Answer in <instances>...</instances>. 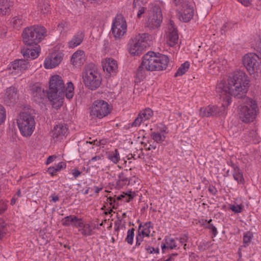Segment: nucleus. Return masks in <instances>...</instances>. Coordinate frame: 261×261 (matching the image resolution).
<instances>
[{"label": "nucleus", "instance_id": "18", "mask_svg": "<svg viewBox=\"0 0 261 261\" xmlns=\"http://www.w3.org/2000/svg\"><path fill=\"white\" fill-rule=\"evenodd\" d=\"M102 65L103 70L110 74L115 73L118 68L116 61L111 58L106 59L102 61Z\"/></svg>", "mask_w": 261, "mask_h": 261}, {"label": "nucleus", "instance_id": "41", "mask_svg": "<svg viewBox=\"0 0 261 261\" xmlns=\"http://www.w3.org/2000/svg\"><path fill=\"white\" fill-rule=\"evenodd\" d=\"M144 121L141 116L138 115V117L135 119L131 126L132 127H137L140 125L141 123Z\"/></svg>", "mask_w": 261, "mask_h": 261}, {"label": "nucleus", "instance_id": "16", "mask_svg": "<svg viewBox=\"0 0 261 261\" xmlns=\"http://www.w3.org/2000/svg\"><path fill=\"white\" fill-rule=\"evenodd\" d=\"M17 99V89L13 87L8 88L6 91L4 99V102L6 105L8 106H13L16 103Z\"/></svg>", "mask_w": 261, "mask_h": 261}, {"label": "nucleus", "instance_id": "58", "mask_svg": "<svg viewBox=\"0 0 261 261\" xmlns=\"http://www.w3.org/2000/svg\"><path fill=\"white\" fill-rule=\"evenodd\" d=\"M140 7V9L139 10L137 13V16L139 18H140L141 17L142 14H143L145 11L144 7L141 6Z\"/></svg>", "mask_w": 261, "mask_h": 261}, {"label": "nucleus", "instance_id": "64", "mask_svg": "<svg viewBox=\"0 0 261 261\" xmlns=\"http://www.w3.org/2000/svg\"><path fill=\"white\" fill-rule=\"evenodd\" d=\"M209 190L213 194H215L216 192H217V190L216 189H215L214 188H209Z\"/></svg>", "mask_w": 261, "mask_h": 261}, {"label": "nucleus", "instance_id": "11", "mask_svg": "<svg viewBox=\"0 0 261 261\" xmlns=\"http://www.w3.org/2000/svg\"><path fill=\"white\" fill-rule=\"evenodd\" d=\"M108 103L103 100L94 101L91 109V115L102 118L110 113Z\"/></svg>", "mask_w": 261, "mask_h": 261}, {"label": "nucleus", "instance_id": "60", "mask_svg": "<svg viewBox=\"0 0 261 261\" xmlns=\"http://www.w3.org/2000/svg\"><path fill=\"white\" fill-rule=\"evenodd\" d=\"M101 159V157L99 155H97L93 157L89 161V162H91L92 161H96L97 160H100Z\"/></svg>", "mask_w": 261, "mask_h": 261}, {"label": "nucleus", "instance_id": "49", "mask_svg": "<svg viewBox=\"0 0 261 261\" xmlns=\"http://www.w3.org/2000/svg\"><path fill=\"white\" fill-rule=\"evenodd\" d=\"M7 209V204L5 202L1 200L0 201V214L4 213Z\"/></svg>", "mask_w": 261, "mask_h": 261}, {"label": "nucleus", "instance_id": "7", "mask_svg": "<svg viewBox=\"0 0 261 261\" xmlns=\"http://www.w3.org/2000/svg\"><path fill=\"white\" fill-rule=\"evenodd\" d=\"M82 77L85 86L91 90L97 89L101 83V78L99 74L88 67L83 71Z\"/></svg>", "mask_w": 261, "mask_h": 261}, {"label": "nucleus", "instance_id": "55", "mask_svg": "<svg viewBox=\"0 0 261 261\" xmlns=\"http://www.w3.org/2000/svg\"><path fill=\"white\" fill-rule=\"evenodd\" d=\"M245 6H248L251 4V0H237Z\"/></svg>", "mask_w": 261, "mask_h": 261}, {"label": "nucleus", "instance_id": "8", "mask_svg": "<svg viewBox=\"0 0 261 261\" xmlns=\"http://www.w3.org/2000/svg\"><path fill=\"white\" fill-rule=\"evenodd\" d=\"M260 57L257 53H249L243 58V64L250 74L258 72L260 65Z\"/></svg>", "mask_w": 261, "mask_h": 261}, {"label": "nucleus", "instance_id": "48", "mask_svg": "<svg viewBox=\"0 0 261 261\" xmlns=\"http://www.w3.org/2000/svg\"><path fill=\"white\" fill-rule=\"evenodd\" d=\"M230 209L235 213H240L242 211V207L240 205L236 206L232 205L230 206Z\"/></svg>", "mask_w": 261, "mask_h": 261}, {"label": "nucleus", "instance_id": "10", "mask_svg": "<svg viewBox=\"0 0 261 261\" xmlns=\"http://www.w3.org/2000/svg\"><path fill=\"white\" fill-rule=\"evenodd\" d=\"M127 24L124 17L121 14H117L113 20L112 32L116 39H120L126 33Z\"/></svg>", "mask_w": 261, "mask_h": 261}, {"label": "nucleus", "instance_id": "3", "mask_svg": "<svg viewBox=\"0 0 261 261\" xmlns=\"http://www.w3.org/2000/svg\"><path fill=\"white\" fill-rule=\"evenodd\" d=\"M49 88L47 95L50 101L61 99L65 92L66 97L68 99L72 98L73 96V84L71 82L68 83L67 87L65 88L62 77L58 75L51 76L49 81Z\"/></svg>", "mask_w": 261, "mask_h": 261}, {"label": "nucleus", "instance_id": "50", "mask_svg": "<svg viewBox=\"0 0 261 261\" xmlns=\"http://www.w3.org/2000/svg\"><path fill=\"white\" fill-rule=\"evenodd\" d=\"M255 49L261 59V40L257 42L256 44Z\"/></svg>", "mask_w": 261, "mask_h": 261}, {"label": "nucleus", "instance_id": "23", "mask_svg": "<svg viewBox=\"0 0 261 261\" xmlns=\"http://www.w3.org/2000/svg\"><path fill=\"white\" fill-rule=\"evenodd\" d=\"M85 54L84 51L78 50L72 56L71 62L74 66H80L85 62Z\"/></svg>", "mask_w": 261, "mask_h": 261}, {"label": "nucleus", "instance_id": "37", "mask_svg": "<svg viewBox=\"0 0 261 261\" xmlns=\"http://www.w3.org/2000/svg\"><path fill=\"white\" fill-rule=\"evenodd\" d=\"M152 138L158 143H161L163 142L165 137L163 135H161L159 133H153L151 135Z\"/></svg>", "mask_w": 261, "mask_h": 261}, {"label": "nucleus", "instance_id": "17", "mask_svg": "<svg viewBox=\"0 0 261 261\" xmlns=\"http://www.w3.org/2000/svg\"><path fill=\"white\" fill-rule=\"evenodd\" d=\"M61 56L56 53L52 54L44 61V67L47 69H51L58 66L62 61Z\"/></svg>", "mask_w": 261, "mask_h": 261}, {"label": "nucleus", "instance_id": "21", "mask_svg": "<svg viewBox=\"0 0 261 261\" xmlns=\"http://www.w3.org/2000/svg\"><path fill=\"white\" fill-rule=\"evenodd\" d=\"M40 51V46H36L35 47V48H23L21 50V53L24 58H31V59H34L39 56Z\"/></svg>", "mask_w": 261, "mask_h": 261}, {"label": "nucleus", "instance_id": "39", "mask_svg": "<svg viewBox=\"0 0 261 261\" xmlns=\"http://www.w3.org/2000/svg\"><path fill=\"white\" fill-rule=\"evenodd\" d=\"M176 6H180L184 8V6L190 4V0H173Z\"/></svg>", "mask_w": 261, "mask_h": 261}, {"label": "nucleus", "instance_id": "59", "mask_svg": "<svg viewBox=\"0 0 261 261\" xmlns=\"http://www.w3.org/2000/svg\"><path fill=\"white\" fill-rule=\"evenodd\" d=\"M210 233L212 238L215 237L217 234V229H211Z\"/></svg>", "mask_w": 261, "mask_h": 261}, {"label": "nucleus", "instance_id": "29", "mask_svg": "<svg viewBox=\"0 0 261 261\" xmlns=\"http://www.w3.org/2000/svg\"><path fill=\"white\" fill-rule=\"evenodd\" d=\"M189 66L190 63L187 61L182 64L177 70L176 72L175 73L174 76L177 77L185 74L186 72L188 71Z\"/></svg>", "mask_w": 261, "mask_h": 261}, {"label": "nucleus", "instance_id": "15", "mask_svg": "<svg viewBox=\"0 0 261 261\" xmlns=\"http://www.w3.org/2000/svg\"><path fill=\"white\" fill-rule=\"evenodd\" d=\"M194 9L190 4L182 7L178 12V17L180 20L187 22L189 21L193 17Z\"/></svg>", "mask_w": 261, "mask_h": 261}, {"label": "nucleus", "instance_id": "27", "mask_svg": "<svg viewBox=\"0 0 261 261\" xmlns=\"http://www.w3.org/2000/svg\"><path fill=\"white\" fill-rule=\"evenodd\" d=\"M233 176L234 179L237 181L238 183L243 184L244 182V179L243 174L239 168L237 167L234 168Z\"/></svg>", "mask_w": 261, "mask_h": 261}, {"label": "nucleus", "instance_id": "63", "mask_svg": "<svg viewBox=\"0 0 261 261\" xmlns=\"http://www.w3.org/2000/svg\"><path fill=\"white\" fill-rule=\"evenodd\" d=\"M5 233L6 232L4 231V229H0V239L4 236Z\"/></svg>", "mask_w": 261, "mask_h": 261}, {"label": "nucleus", "instance_id": "6", "mask_svg": "<svg viewBox=\"0 0 261 261\" xmlns=\"http://www.w3.org/2000/svg\"><path fill=\"white\" fill-rule=\"evenodd\" d=\"M148 34H142L136 36L130 40L129 43V52L134 56H139L142 53L144 49L148 45Z\"/></svg>", "mask_w": 261, "mask_h": 261}, {"label": "nucleus", "instance_id": "22", "mask_svg": "<svg viewBox=\"0 0 261 261\" xmlns=\"http://www.w3.org/2000/svg\"><path fill=\"white\" fill-rule=\"evenodd\" d=\"M29 62L25 60L18 59L12 63L10 68L22 72L28 69Z\"/></svg>", "mask_w": 261, "mask_h": 261}, {"label": "nucleus", "instance_id": "24", "mask_svg": "<svg viewBox=\"0 0 261 261\" xmlns=\"http://www.w3.org/2000/svg\"><path fill=\"white\" fill-rule=\"evenodd\" d=\"M12 6L13 2L10 0H0V15L9 14Z\"/></svg>", "mask_w": 261, "mask_h": 261}, {"label": "nucleus", "instance_id": "46", "mask_svg": "<svg viewBox=\"0 0 261 261\" xmlns=\"http://www.w3.org/2000/svg\"><path fill=\"white\" fill-rule=\"evenodd\" d=\"M138 223H139L138 228H141L142 227H145V228H151L153 227L152 223L150 221L146 222L144 225L139 223V220L138 221Z\"/></svg>", "mask_w": 261, "mask_h": 261}, {"label": "nucleus", "instance_id": "52", "mask_svg": "<svg viewBox=\"0 0 261 261\" xmlns=\"http://www.w3.org/2000/svg\"><path fill=\"white\" fill-rule=\"evenodd\" d=\"M47 171L48 173L51 175L54 176L55 174L58 172L57 170L55 168L54 166L53 167H50L48 168Z\"/></svg>", "mask_w": 261, "mask_h": 261}, {"label": "nucleus", "instance_id": "20", "mask_svg": "<svg viewBox=\"0 0 261 261\" xmlns=\"http://www.w3.org/2000/svg\"><path fill=\"white\" fill-rule=\"evenodd\" d=\"M31 90L34 100L39 103L42 102L45 94L41 87L38 85H34Z\"/></svg>", "mask_w": 261, "mask_h": 261}, {"label": "nucleus", "instance_id": "35", "mask_svg": "<svg viewBox=\"0 0 261 261\" xmlns=\"http://www.w3.org/2000/svg\"><path fill=\"white\" fill-rule=\"evenodd\" d=\"M148 230L149 229H142L141 232L138 231V234L136 236V246H139L141 242L143 241V237L144 236H149L148 233H147L145 230ZM140 230V229H139Z\"/></svg>", "mask_w": 261, "mask_h": 261}, {"label": "nucleus", "instance_id": "30", "mask_svg": "<svg viewBox=\"0 0 261 261\" xmlns=\"http://www.w3.org/2000/svg\"><path fill=\"white\" fill-rule=\"evenodd\" d=\"M50 9L48 4L46 2H41L38 6V11L42 14H47Z\"/></svg>", "mask_w": 261, "mask_h": 261}, {"label": "nucleus", "instance_id": "2", "mask_svg": "<svg viewBox=\"0 0 261 261\" xmlns=\"http://www.w3.org/2000/svg\"><path fill=\"white\" fill-rule=\"evenodd\" d=\"M169 62L167 56L162 54L158 56L153 51H149L143 57L142 63L137 71L136 77L141 81L145 77L146 71L165 70Z\"/></svg>", "mask_w": 261, "mask_h": 261}, {"label": "nucleus", "instance_id": "19", "mask_svg": "<svg viewBox=\"0 0 261 261\" xmlns=\"http://www.w3.org/2000/svg\"><path fill=\"white\" fill-rule=\"evenodd\" d=\"M68 134V128L64 124L60 123L55 125L52 130V137L54 138H62Z\"/></svg>", "mask_w": 261, "mask_h": 261}, {"label": "nucleus", "instance_id": "9", "mask_svg": "<svg viewBox=\"0 0 261 261\" xmlns=\"http://www.w3.org/2000/svg\"><path fill=\"white\" fill-rule=\"evenodd\" d=\"M162 19V13L160 8L157 5H151L148 21L145 24L146 27L150 29L157 28L160 26Z\"/></svg>", "mask_w": 261, "mask_h": 261}, {"label": "nucleus", "instance_id": "40", "mask_svg": "<svg viewBox=\"0 0 261 261\" xmlns=\"http://www.w3.org/2000/svg\"><path fill=\"white\" fill-rule=\"evenodd\" d=\"M117 198H115L114 197H112L111 196L107 198V201L110 203V204L112 206L113 208H116V206L118 205V203L117 202Z\"/></svg>", "mask_w": 261, "mask_h": 261}, {"label": "nucleus", "instance_id": "44", "mask_svg": "<svg viewBox=\"0 0 261 261\" xmlns=\"http://www.w3.org/2000/svg\"><path fill=\"white\" fill-rule=\"evenodd\" d=\"M147 2V0H134L133 5L134 8L137 6L141 7L142 5H144Z\"/></svg>", "mask_w": 261, "mask_h": 261}, {"label": "nucleus", "instance_id": "53", "mask_svg": "<svg viewBox=\"0 0 261 261\" xmlns=\"http://www.w3.org/2000/svg\"><path fill=\"white\" fill-rule=\"evenodd\" d=\"M46 230V229H40L39 234L40 236H41L43 239H48L47 235L46 234V232L45 231Z\"/></svg>", "mask_w": 261, "mask_h": 261}, {"label": "nucleus", "instance_id": "51", "mask_svg": "<svg viewBox=\"0 0 261 261\" xmlns=\"http://www.w3.org/2000/svg\"><path fill=\"white\" fill-rule=\"evenodd\" d=\"M12 227L9 223H6L3 219H0V228Z\"/></svg>", "mask_w": 261, "mask_h": 261}, {"label": "nucleus", "instance_id": "56", "mask_svg": "<svg viewBox=\"0 0 261 261\" xmlns=\"http://www.w3.org/2000/svg\"><path fill=\"white\" fill-rule=\"evenodd\" d=\"M72 175H73V176L75 178H76L79 175H80L81 174V172H80L79 170H78L77 169H76L72 170Z\"/></svg>", "mask_w": 261, "mask_h": 261}, {"label": "nucleus", "instance_id": "1", "mask_svg": "<svg viewBox=\"0 0 261 261\" xmlns=\"http://www.w3.org/2000/svg\"><path fill=\"white\" fill-rule=\"evenodd\" d=\"M249 82L248 77L244 72L236 71L229 76L227 83L221 81L216 88V92L226 101L225 105H229L231 103V95L243 99V105L241 106L239 115L240 119L245 123L254 120L257 108L255 101L245 96L249 87Z\"/></svg>", "mask_w": 261, "mask_h": 261}, {"label": "nucleus", "instance_id": "12", "mask_svg": "<svg viewBox=\"0 0 261 261\" xmlns=\"http://www.w3.org/2000/svg\"><path fill=\"white\" fill-rule=\"evenodd\" d=\"M219 94L220 98L222 99L223 103H222V107L219 108L217 106H208L207 107L201 108L200 109L199 115L202 117H211V116H217L222 112V109H224L225 106L223 105L226 103L225 101H224L223 98L221 97L220 94L217 92Z\"/></svg>", "mask_w": 261, "mask_h": 261}, {"label": "nucleus", "instance_id": "43", "mask_svg": "<svg viewBox=\"0 0 261 261\" xmlns=\"http://www.w3.org/2000/svg\"><path fill=\"white\" fill-rule=\"evenodd\" d=\"M67 27V23L66 22L62 21L58 25V30L60 33L62 32L64 30V28Z\"/></svg>", "mask_w": 261, "mask_h": 261}, {"label": "nucleus", "instance_id": "13", "mask_svg": "<svg viewBox=\"0 0 261 261\" xmlns=\"http://www.w3.org/2000/svg\"><path fill=\"white\" fill-rule=\"evenodd\" d=\"M167 42L170 46H174L178 43V35L177 30L174 28L173 21L170 20L168 25V32L167 36Z\"/></svg>", "mask_w": 261, "mask_h": 261}, {"label": "nucleus", "instance_id": "47", "mask_svg": "<svg viewBox=\"0 0 261 261\" xmlns=\"http://www.w3.org/2000/svg\"><path fill=\"white\" fill-rule=\"evenodd\" d=\"M146 250L148 252V253L151 254V253H156L158 254L159 253V248H154L152 247L148 246L146 247Z\"/></svg>", "mask_w": 261, "mask_h": 261}, {"label": "nucleus", "instance_id": "42", "mask_svg": "<svg viewBox=\"0 0 261 261\" xmlns=\"http://www.w3.org/2000/svg\"><path fill=\"white\" fill-rule=\"evenodd\" d=\"M6 119L5 110L4 107L0 105V125L4 122Z\"/></svg>", "mask_w": 261, "mask_h": 261}, {"label": "nucleus", "instance_id": "45", "mask_svg": "<svg viewBox=\"0 0 261 261\" xmlns=\"http://www.w3.org/2000/svg\"><path fill=\"white\" fill-rule=\"evenodd\" d=\"M79 231L84 236H89L93 234L92 229H78Z\"/></svg>", "mask_w": 261, "mask_h": 261}, {"label": "nucleus", "instance_id": "31", "mask_svg": "<svg viewBox=\"0 0 261 261\" xmlns=\"http://www.w3.org/2000/svg\"><path fill=\"white\" fill-rule=\"evenodd\" d=\"M119 179L117 181V186L119 187H122L125 185L129 184V180L126 176V175H125V173L123 172L121 173L119 175Z\"/></svg>", "mask_w": 261, "mask_h": 261}, {"label": "nucleus", "instance_id": "38", "mask_svg": "<svg viewBox=\"0 0 261 261\" xmlns=\"http://www.w3.org/2000/svg\"><path fill=\"white\" fill-rule=\"evenodd\" d=\"M135 229H128L127 235L125 239V241L128 244L132 245L133 243L134 231Z\"/></svg>", "mask_w": 261, "mask_h": 261}, {"label": "nucleus", "instance_id": "32", "mask_svg": "<svg viewBox=\"0 0 261 261\" xmlns=\"http://www.w3.org/2000/svg\"><path fill=\"white\" fill-rule=\"evenodd\" d=\"M166 244H163L162 245V249L163 252H164V250L166 249H173V248H175L176 247V245L175 244V242L174 239H169L168 240H166Z\"/></svg>", "mask_w": 261, "mask_h": 261}, {"label": "nucleus", "instance_id": "33", "mask_svg": "<svg viewBox=\"0 0 261 261\" xmlns=\"http://www.w3.org/2000/svg\"><path fill=\"white\" fill-rule=\"evenodd\" d=\"M152 115L153 111L149 108L146 109L139 113V115L142 117L144 121L150 119Z\"/></svg>", "mask_w": 261, "mask_h": 261}, {"label": "nucleus", "instance_id": "5", "mask_svg": "<svg viewBox=\"0 0 261 261\" xmlns=\"http://www.w3.org/2000/svg\"><path fill=\"white\" fill-rule=\"evenodd\" d=\"M46 31L43 26L33 25L24 29L22 33V41L25 45H36L46 35Z\"/></svg>", "mask_w": 261, "mask_h": 261}, {"label": "nucleus", "instance_id": "61", "mask_svg": "<svg viewBox=\"0 0 261 261\" xmlns=\"http://www.w3.org/2000/svg\"><path fill=\"white\" fill-rule=\"evenodd\" d=\"M51 201L54 202H56L59 200V197L58 196H51Z\"/></svg>", "mask_w": 261, "mask_h": 261}, {"label": "nucleus", "instance_id": "34", "mask_svg": "<svg viewBox=\"0 0 261 261\" xmlns=\"http://www.w3.org/2000/svg\"><path fill=\"white\" fill-rule=\"evenodd\" d=\"M108 158L114 163L116 164L120 160L119 154L117 149L114 152L110 153L108 155Z\"/></svg>", "mask_w": 261, "mask_h": 261}, {"label": "nucleus", "instance_id": "28", "mask_svg": "<svg viewBox=\"0 0 261 261\" xmlns=\"http://www.w3.org/2000/svg\"><path fill=\"white\" fill-rule=\"evenodd\" d=\"M134 196H135V193L129 191V192H128V193H123L122 194L117 197V200H123L124 201V202H128L132 199H133L134 198Z\"/></svg>", "mask_w": 261, "mask_h": 261}, {"label": "nucleus", "instance_id": "36", "mask_svg": "<svg viewBox=\"0 0 261 261\" xmlns=\"http://www.w3.org/2000/svg\"><path fill=\"white\" fill-rule=\"evenodd\" d=\"M253 238V233L251 231H248L244 233L243 236V243L245 244L244 247L247 246L251 242Z\"/></svg>", "mask_w": 261, "mask_h": 261}, {"label": "nucleus", "instance_id": "25", "mask_svg": "<svg viewBox=\"0 0 261 261\" xmlns=\"http://www.w3.org/2000/svg\"><path fill=\"white\" fill-rule=\"evenodd\" d=\"M26 17L22 15H18L12 19L11 23L14 28L18 30L24 23Z\"/></svg>", "mask_w": 261, "mask_h": 261}, {"label": "nucleus", "instance_id": "26", "mask_svg": "<svg viewBox=\"0 0 261 261\" xmlns=\"http://www.w3.org/2000/svg\"><path fill=\"white\" fill-rule=\"evenodd\" d=\"M84 35L82 33L76 34L69 42L68 46L70 48H74L79 45L83 41Z\"/></svg>", "mask_w": 261, "mask_h": 261}, {"label": "nucleus", "instance_id": "57", "mask_svg": "<svg viewBox=\"0 0 261 261\" xmlns=\"http://www.w3.org/2000/svg\"><path fill=\"white\" fill-rule=\"evenodd\" d=\"M56 158L55 155H51L49 156L46 161V164L48 165L51 163L54 160V159Z\"/></svg>", "mask_w": 261, "mask_h": 261}, {"label": "nucleus", "instance_id": "54", "mask_svg": "<svg viewBox=\"0 0 261 261\" xmlns=\"http://www.w3.org/2000/svg\"><path fill=\"white\" fill-rule=\"evenodd\" d=\"M65 166V165L63 162H60L54 167L57 170V171H59L61 169L63 168L64 166Z\"/></svg>", "mask_w": 261, "mask_h": 261}, {"label": "nucleus", "instance_id": "14", "mask_svg": "<svg viewBox=\"0 0 261 261\" xmlns=\"http://www.w3.org/2000/svg\"><path fill=\"white\" fill-rule=\"evenodd\" d=\"M62 222L63 225L66 226L80 228L86 227L84 221L75 216H67L62 220Z\"/></svg>", "mask_w": 261, "mask_h": 261}, {"label": "nucleus", "instance_id": "62", "mask_svg": "<svg viewBox=\"0 0 261 261\" xmlns=\"http://www.w3.org/2000/svg\"><path fill=\"white\" fill-rule=\"evenodd\" d=\"M89 143L90 144H94L97 146H99L100 144V141H97V140H94L92 142H89Z\"/></svg>", "mask_w": 261, "mask_h": 261}, {"label": "nucleus", "instance_id": "4", "mask_svg": "<svg viewBox=\"0 0 261 261\" xmlns=\"http://www.w3.org/2000/svg\"><path fill=\"white\" fill-rule=\"evenodd\" d=\"M34 110L27 109L19 114L17 123L21 134L24 137H30L35 127Z\"/></svg>", "mask_w": 261, "mask_h": 261}]
</instances>
